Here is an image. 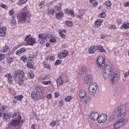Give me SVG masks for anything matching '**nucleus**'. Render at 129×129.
I'll use <instances>...</instances> for the list:
<instances>
[{"instance_id":"nucleus-47","label":"nucleus","mask_w":129,"mask_h":129,"mask_svg":"<svg viewBox=\"0 0 129 129\" xmlns=\"http://www.w3.org/2000/svg\"><path fill=\"white\" fill-rule=\"evenodd\" d=\"M66 24L68 27H72V26H73V23H72V22L69 21H67Z\"/></svg>"},{"instance_id":"nucleus-24","label":"nucleus","mask_w":129,"mask_h":129,"mask_svg":"<svg viewBox=\"0 0 129 129\" xmlns=\"http://www.w3.org/2000/svg\"><path fill=\"white\" fill-rule=\"evenodd\" d=\"M96 51V45L92 46L89 49V54H93Z\"/></svg>"},{"instance_id":"nucleus-35","label":"nucleus","mask_w":129,"mask_h":129,"mask_svg":"<svg viewBox=\"0 0 129 129\" xmlns=\"http://www.w3.org/2000/svg\"><path fill=\"white\" fill-rule=\"evenodd\" d=\"M15 18H16V16H13L12 19H13L11 20L10 21V23L12 24V26H16V24L17 23L16 20L14 19Z\"/></svg>"},{"instance_id":"nucleus-15","label":"nucleus","mask_w":129,"mask_h":129,"mask_svg":"<svg viewBox=\"0 0 129 129\" xmlns=\"http://www.w3.org/2000/svg\"><path fill=\"white\" fill-rule=\"evenodd\" d=\"M93 80V77L92 75H86L84 79V82L85 84H89L91 81Z\"/></svg>"},{"instance_id":"nucleus-56","label":"nucleus","mask_w":129,"mask_h":129,"mask_svg":"<svg viewBox=\"0 0 129 129\" xmlns=\"http://www.w3.org/2000/svg\"><path fill=\"white\" fill-rule=\"evenodd\" d=\"M18 75H19V71H17L13 73V76L14 77H17V76H18Z\"/></svg>"},{"instance_id":"nucleus-46","label":"nucleus","mask_w":129,"mask_h":129,"mask_svg":"<svg viewBox=\"0 0 129 129\" xmlns=\"http://www.w3.org/2000/svg\"><path fill=\"white\" fill-rule=\"evenodd\" d=\"M62 63V60L61 59H57L56 61L54 62V65L55 66H57V65H59V64H61Z\"/></svg>"},{"instance_id":"nucleus-39","label":"nucleus","mask_w":129,"mask_h":129,"mask_svg":"<svg viewBox=\"0 0 129 129\" xmlns=\"http://www.w3.org/2000/svg\"><path fill=\"white\" fill-rule=\"evenodd\" d=\"M58 122V120H54L52 122H51L50 123V125L52 127H54V126H55V125H57V123Z\"/></svg>"},{"instance_id":"nucleus-11","label":"nucleus","mask_w":129,"mask_h":129,"mask_svg":"<svg viewBox=\"0 0 129 129\" xmlns=\"http://www.w3.org/2000/svg\"><path fill=\"white\" fill-rule=\"evenodd\" d=\"M62 9V4H58V6H54V9H52L50 10V13L51 15H54V14H56L57 12H59V11H61Z\"/></svg>"},{"instance_id":"nucleus-27","label":"nucleus","mask_w":129,"mask_h":129,"mask_svg":"<svg viewBox=\"0 0 129 129\" xmlns=\"http://www.w3.org/2000/svg\"><path fill=\"white\" fill-rule=\"evenodd\" d=\"M65 12H66V14H67L68 15H71V17H75V15H74V11L66 9Z\"/></svg>"},{"instance_id":"nucleus-64","label":"nucleus","mask_w":129,"mask_h":129,"mask_svg":"<svg viewBox=\"0 0 129 129\" xmlns=\"http://www.w3.org/2000/svg\"><path fill=\"white\" fill-rule=\"evenodd\" d=\"M98 3L97 2H95L94 3H93V7H96L97 5H98Z\"/></svg>"},{"instance_id":"nucleus-52","label":"nucleus","mask_w":129,"mask_h":129,"mask_svg":"<svg viewBox=\"0 0 129 129\" xmlns=\"http://www.w3.org/2000/svg\"><path fill=\"white\" fill-rule=\"evenodd\" d=\"M115 25H109L108 26V29H113V30H115Z\"/></svg>"},{"instance_id":"nucleus-28","label":"nucleus","mask_w":129,"mask_h":129,"mask_svg":"<svg viewBox=\"0 0 129 129\" xmlns=\"http://www.w3.org/2000/svg\"><path fill=\"white\" fill-rule=\"evenodd\" d=\"M101 24H102V20H97V21H95L94 23L95 27L98 28V27H100V26H101Z\"/></svg>"},{"instance_id":"nucleus-10","label":"nucleus","mask_w":129,"mask_h":129,"mask_svg":"<svg viewBox=\"0 0 129 129\" xmlns=\"http://www.w3.org/2000/svg\"><path fill=\"white\" fill-rule=\"evenodd\" d=\"M31 98L33 100L36 101V100H40L41 98H43L41 95L37 93L36 91H32L31 95Z\"/></svg>"},{"instance_id":"nucleus-61","label":"nucleus","mask_w":129,"mask_h":129,"mask_svg":"<svg viewBox=\"0 0 129 129\" xmlns=\"http://www.w3.org/2000/svg\"><path fill=\"white\" fill-rule=\"evenodd\" d=\"M124 7H129V2H126L124 3Z\"/></svg>"},{"instance_id":"nucleus-26","label":"nucleus","mask_w":129,"mask_h":129,"mask_svg":"<svg viewBox=\"0 0 129 129\" xmlns=\"http://www.w3.org/2000/svg\"><path fill=\"white\" fill-rule=\"evenodd\" d=\"M86 70H87V69L86 67H83L79 72V75H83V74L86 72Z\"/></svg>"},{"instance_id":"nucleus-23","label":"nucleus","mask_w":129,"mask_h":129,"mask_svg":"<svg viewBox=\"0 0 129 129\" xmlns=\"http://www.w3.org/2000/svg\"><path fill=\"white\" fill-rule=\"evenodd\" d=\"M56 83L57 86L63 85V84H64V80L61 78V77H58L56 80Z\"/></svg>"},{"instance_id":"nucleus-14","label":"nucleus","mask_w":129,"mask_h":129,"mask_svg":"<svg viewBox=\"0 0 129 129\" xmlns=\"http://www.w3.org/2000/svg\"><path fill=\"white\" fill-rule=\"evenodd\" d=\"M118 79V76L115 73H113L111 75V79H110V83L111 84H113V83H115L117 80Z\"/></svg>"},{"instance_id":"nucleus-63","label":"nucleus","mask_w":129,"mask_h":129,"mask_svg":"<svg viewBox=\"0 0 129 129\" xmlns=\"http://www.w3.org/2000/svg\"><path fill=\"white\" fill-rule=\"evenodd\" d=\"M51 96H52V95L51 94H49L47 95V98L50 99L51 98Z\"/></svg>"},{"instance_id":"nucleus-51","label":"nucleus","mask_w":129,"mask_h":129,"mask_svg":"<svg viewBox=\"0 0 129 129\" xmlns=\"http://www.w3.org/2000/svg\"><path fill=\"white\" fill-rule=\"evenodd\" d=\"M59 35L61 38H63V39H65L66 38V35L62 33V31L59 32Z\"/></svg>"},{"instance_id":"nucleus-29","label":"nucleus","mask_w":129,"mask_h":129,"mask_svg":"<svg viewBox=\"0 0 129 129\" xmlns=\"http://www.w3.org/2000/svg\"><path fill=\"white\" fill-rule=\"evenodd\" d=\"M10 51V48H9L8 46H5L3 47L2 50H1V52L2 53H7Z\"/></svg>"},{"instance_id":"nucleus-58","label":"nucleus","mask_w":129,"mask_h":129,"mask_svg":"<svg viewBox=\"0 0 129 129\" xmlns=\"http://www.w3.org/2000/svg\"><path fill=\"white\" fill-rule=\"evenodd\" d=\"M9 15L10 16H13V15H15V12H14V10H10L9 11Z\"/></svg>"},{"instance_id":"nucleus-2","label":"nucleus","mask_w":129,"mask_h":129,"mask_svg":"<svg viewBox=\"0 0 129 129\" xmlns=\"http://www.w3.org/2000/svg\"><path fill=\"white\" fill-rule=\"evenodd\" d=\"M127 122V119L126 118H121L118 120L115 123H114L111 126V129H117L120 128L123 125L125 124V123Z\"/></svg>"},{"instance_id":"nucleus-7","label":"nucleus","mask_w":129,"mask_h":129,"mask_svg":"<svg viewBox=\"0 0 129 129\" xmlns=\"http://www.w3.org/2000/svg\"><path fill=\"white\" fill-rule=\"evenodd\" d=\"M25 41L26 42L27 44L30 46H33L36 43V39H35V38H33L30 34L27 35L25 37Z\"/></svg>"},{"instance_id":"nucleus-32","label":"nucleus","mask_w":129,"mask_h":129,"mask_svg":"<svg viewBox=\"0 0 129 129\" xmlns=\"http://www.w3.org/2000/svg\"><path fill=\"white\" fill-rule=\"evenodd\" d=\"M121 28H123V29H125V30H127L129 29V23H125L121 25Z\"/></svg>"},{"instance_id":"nucleus-12","label":"nucleus","mask_w":129,"mask_h":129,"mask_svg":"<svg viewBox=\"0 0 129 129\" xmlns=\"http://www.w3.org/2000/svg\"><path fill=\"white\" fill-rule=\"evenodd\" d=\"M69 51L67 50H62L58 53V57L59 59H64L68 56Z\"/></svg>"},{"instance_id":"nucleus-45","label":"nucleus","mask_w":129,"mask_h":129,"mask_svg":"<svg viewBox=\"0 0 129 129\" xmlns=\"http://www.w3.org/2000/svg\"><path fill=\"white\" fill-rule=\"evenodd\" d=\"M42 84H44V85H49V84H51L52 82L51 81H43L42 82Z\"/></svg>"},{"instance_id":"nucleus-13","label":"nucleus","mask_w":129,"mask_h":129,"mask_svg":"<svg viewBox=\"0 0 129 129\" xmlns=\"http://www.w3.org/2000/svg\"><path fill=\"white\" fill-rule=\"evenodd\" d=\"M106 119H107V115L105 114H103L99 116L97 120L99 123H102V122H104Z\"/></svg>"},{"instance_id":"nucleus-17","label":"nucleus","mask_w":129,"mask_h":129,"mask_svg":"<svg viewBox=\"0 0 129 129\" xmlns=\"http://www.w3.org/2000/svg\"><path fill=\"white\" fill-rule=\"evenodd\" d=\"M79 96L80 98V99L83 101H86V93L84 91H82L80 92Z\"/></svg>"},{"instance_id":"nucleus-55","label":"nucleus","mask_w":129,"mask_h":129,"mask_svg":"<svg viewBox=\"0 0 129 129\" xmlns=\"http://www.w3.org/2000/svg\"><path fill=\"white\" fill-rule=\"evenodd\" d=\"M26 50V47H22L19 49L21 53H24V52H25Z\"/></svg>"},{"instance_id":"nucleus-36","label":"nucleus","mask_w":129,"mask_h":129,"mask_svg":"<svg viewBox=\"0 0 129 129\" xmlns=\"http://www.w3.org/2000/svg\"><path fill=\"white\" fill-rule=\"evenodd\" d=\"M42 64L45 68H47V69H51V66L49 65V64L47 63L46 62H43Z\"/></svg>"},{"instance_id":"nucleus-50","label":"nucleus","mask_w":129,"mask_h":129,"mask_svg":"<svg viewBox=\"0 0 129 129\" xmlns=\"http://www.w3.org/2000/svg\"><path fill=\"white\" fill-rule=\"evenodd\" d=\"M59 96H60V94L59 93V92H55L54 93V97H55V98H58V97H59Z\"/></svg>"},{"instance_id":"nucleus-25","label":"nucleus","mask_w":129,"mask_h":129,"mask_svg":"<svg viewBox=\"0 0 129 129\" xmlns=\"http://www.w3.org/2000/svg\"><path fill=\"white\" fill-rule=\"evenodd\" d=\"M12 117L14 119V120L21 121V115H19L17 113L13 114L12 115Z\"/></svg>"},{"instance_id":"nucleus-34","label":"nucleus","mask_w":129,"mask_h":129,"mask_svg":"<svg viewBox=\"0 0 129 129\" xmlns=\"http://www.w3.org/2000/svg\"><path fill=\"white\" fill-rule=\"evenodd\" d=\"M25 76V73L24 72H20V73L18 75V77L19 79H23Z\"/></svg>"},{"instance_id":"nucleus-59","label":"nucleus","mask_w":129,"mask_h":129,"mask_svg":"<svg viewBox=\"0 0 129 129\" xmlns=\"http://www.w3.org/2000/svg\"><path fill=\"white\" fill-rule=\"evenodd\" d=\"M24 81H23V79H19L18 81V84L19 85H22Z\"/></svg>"},{"instance_id":"nucleus-41","label":"nucleus","mask_w":129,"mask_h":129,"mask_svg":"<svg viewBox=\"0 0 129 129\" xmlns=\"http://www.w3.org/2000/svg\"><path fill=\"white\" fill-rule=\"evenodd\" d=\"M27 67L30 69H33L34 66L32 64V62H27Z\"/></svg>"},{"instance_id":"nucleus-43","label":"nucleus","mask_w":129,"mask_h":129,"mask_svg":"<svg viewBox=\"0 0 129 129\" xmlns=\"http://www.w3.org/2000/svg\"><path fill=\"white\" fill-rule=\"evenodd\" d=\"M44 36H46V39H47V38H51L53 35H52V33L50 32H47L46 34L44 35Z\"/></svg>"},{"instance_id":"nucleus-54","label":"nucleus","mask_w":129,"mask_h":129,"mask_svg":"<svg viewBox=\"0 0 129 129\" xmlns=\"http://www.w3.org/2000/svg\"><path fill=\"white\" fill-rule=\"evenodd\" d=\"M4 58L5 54L0 53V61H2V60H4Z\"/></svg>"},{"instance_id":"nucleus-22","label":"nucleus","mask_w":129,"mask_h":129,"mask_svg":"<svg viewBox=\"0 0 129 129\" xmlns=\"http://www.w3.org/2000/svg\"><path fill=\"white\" fill-rule=\"evenodd\" d=\"M64 18V13L63 12H59L55 14V19L56 20H61Z\"/></svg>"},{"instance_id":"nucleus-20","label":"nucleus","mask_w":129,"mask_h":129,"mask_svg":"<svg viewBox=\"0 0 129 129\" xmlns=\"http://www.w3.org/2000/svg\"><path fill=\"white\" fill-rule=\"evenodd\" d=\"M7 27L3 26L0 28V37H5L7 35Z\"/></svg>"},{"instance_id":"nucleus-19","label":"nucleus","mask_w":129,"mask_h":129,"mask_svg":"<svg viewBox=\"0 0 129 129\" xmlns=\"http://www.w3.org/2000/svg\"><path fill=\"white\" fill-rule=\"evenodd\" d=\"M36 92L39 93L41 97H43L44 94V88L41 86H37L35 87Z\"/></svg>"},{"instance_id":"nucleus-31","label":"nucleus","mask_w":129,"mask_h":129,"mask_svg":"<svg viewBox=\"0 0 129 129\" xmlns=\"http://www.w3.org/2000/svg\"><path fill=\"white\" fill-rule=\"evenodd\" d=\"M14 99H17L19 101L22 100L24 98V96L23 95H19L18 96L14 97Z\"/></svg>"},{"instance_id":"nucleus-57","label":"nucleus","mask_w":129,"mask_h":129,"mask_svg":"<svg viewBox=\"0 0 129 129\" xmlns=\"http://www.w3.org/2000/svg\"><path fill=\"white\" fill-rule=\"evenodd\" d=\"M27 2H28V0H20V3L21 4V5H24V4H26Z\"/></svg>"},{"instance_id":"nucleus-3","label":"nucleus","mask_w":129,"mask_h":129,"mask_svg":"<svg viewBox=\"0 0 129 129\" xmlns=\"http://www.w3.org/2000/svg\"><path fill=\"white\" fill-rule=\"evenodd\" d=\"M103 68V77L104 79H108L111 75V67L109 64H106Z\"/></svg>"},{"instance_id":"nucleus-6","label":"nucleus","mask_w":129,"mask_h":129,"mask_svg":"<svg viewBox=\"0 0 129 129\" xmlns=\"http://www.w3.org/2000/svg\"><path fill=\"white\" fill-rule=\"evenodd\" d=\"M96 90H97V84L92 82L89 87V92L90 95H95L96 93Z\"/></svg>"},{"instance_id":"nucleus-8","label":"nucleus","mask_w":129,"mask_h":129,"mask_svg":"<svg viewBox=\"0 0 129 129\" xmlns=\"http://www.w3.org/2000/svg\"><path fill=\"white\" fill-rule=\"evenodd\" d=\"M20 123H21V121H18L17 120H12V121L10 122L8 126V129H15L14 127H16V126H18V125H20Z\"/></svg>"},{"instance_id":"nucleus-44","label":"nucleus","mask_w":129,"mask_h":129,"mask_svg":"<svg viewBox=\"0 0 129 129\" xmlns=\"http://www.w3.org/2000/svg\"><path fill=\"white\" fill-rule=\"evenodd\" d=\"M21 60L23 61V62H27L28 58H27L26 55H23L21 57Z\"/></svg>"},{"instance_id":"nucleus-21","label":"nucleus","mask_w":129,"mask_h":129,"mask_svg":"<svg viewBox=\"0 0 129 129\" xmlns=\"http://www.w3.org/2000/svg\"><path fill=\"white\" fill-rule=\"evenodd\" d=\"M5 78H7L9 84H12L14 80H13V76L11 74H7L5 76Z\"/></svg>"},{"instance_id":"nucleus-33","label":"nucleus","mask_w":129,"mask_h":129,"mask_svg":"<svg viewBox=\"0 0 129 129\" xmlns=\"http://www.w3.org/2000/svg\"><path fill=\"white\" fill-rule=\"evenodd\" d=\"M49 41L50 43H56V42H57V40H56V38L54 36L51 37L49 39Z\"/></svg>"},{"instance_id":"nucleus-42","label":"nucleus","mask_w":129,"mask_h":129,"mask_svg":"<svg viewBox=\"0 0 129 129\" xmlns=\"http://www.w3.org/2000/svg\"><path fill=\"white\" fill-rule=\"evenodd\" d=\"M28 76L31 78V79H33L34 77H35V76L34 75V73L30 72L27 74Z\"/></svg>"},{"instance_id":"nucleus-16","label":"nucleus","mask_w":129,"mask_h":129,"mask_svg":"<svg viewBox=\"0 0 129 129\" xmlns=\"http://www.w3.org/2000/svg\"><path fill=\"white\" fill-rule=\"evenodd\" d=\"M38 37L40 44H44V43H45V40H46V35L43 33H40L39 34Z\"/></svg>"},{"instance_id":"nucleus-9","label":"nucleus","mask_w":129,"mask_h":129,"mask_svg":"<svg viewBox=\"0 0 129 129\" xmlns=\"http://www.w3.org/2000/svg\"><path fill=\"white\" fill-rule=\"evenodd\" d=\"M96 63L98 67H102L103 68L106 66V64L104 63V58L102 56H100L98 58Z\"/></svg>"},{"instance_id":"nucleus-49","label":"nucleus","mask_w":129,"mask_h":129,"mask_svg":"<svg viewBox=\"0 0 129 129\" xmlns=\"http://www.w3.org/2000/svg\"><path fill=\"white\" fill-rule=\"evenodd\" d=\"M106 15L105 14V13H101L99 15V17L100 18H105Z\"/></svg>"},{"instance_id":"nucleus-30","label":"nucleus","mask_w":129,"mask_h":129,"mask_svg":"<svg viewBox=\"0 0 129 129\" xmlns=\"http://www.w3.org/2000/svg\"><path fill=\"white\" fill-rule=\"evenodd\" d=\"M35 59V55H30L27 58L28 63H33Z\"/></svg>"},{"instance_id":"nucleus-4","label":"nucleus","mask_w":129,"mask_h":129,"mask_svg":"<svg viewBox=\"0 0 129 129\" xmlns=\"http://www.w3.org/2000/svg\"><path fill=\"white\" fill-rule=\"evenodd\" d=\"M125 112V106H121L115 109V113L118 117H123Z\"/></svg>"},{"instance_id":"nucleus-18","label":"nucleus","mask_w":129,"mask_h":129,"mask_svg":"<svg viewBox=\"0 0 129 129\" xmlns=\"http://www.w3.org/2000/svg\"><path fill=\"white\" fill-rule=\"evenodd\" d=\"M99 114L97 112H93L91 114L90 118L92 120H98Z\"/></svg>"},{"instance_id":"nucleus-48","label":"nucleus","mask_w":129,"mask_h":129,"mask_svg":"<svg viewBox=\"0 0 129 129\" xmlns=\"http://www.w3.org/2000/svg\"><path fill=\"white\" fill-rule=\"evenodd\" d=\"M0 7L2 8V9H4L5 10L8 9V6H7L6 5H5L4 4H1L0 5Z\"/></svg>"},{"instance_id":"nucleus-38","label":"nucleus","mask_w":129,"mask_h":129,"mask_svg":"<svg viewBox=\"0 0 129 129\" xmlns=\"http://www.w3.org/2000/svg\"><path fill=\"white\" fill-rule=\"evenodd\" d=\"M96 49L99 50V52H103V48L101 45H96Z\"/></svg>"},{"instance_id":"nucleus-1","label":"nucleus","mask_w":129,"mask_h":129,"mask_svg":"<svg viewBox=\"0 0 129 129\" xmlns=\"http://www.w3.org/2000/svg\"><path fill=\"white\" fill-rule=\"evenodd\" d=\"M30 16L31 14L29 12H22L17 16L19 23H23V24L26 22H30Z\"/></svg>"},{"instance_id":"nucleus-53","label":"nucleus","mask_w":129,"mask_h":129,"mask_svg":"<svg viewBox=\"0 0 129 129\" xmlns=\"http://www.w3.org/2000/svg\"><path fill=\"white\" fill-rule=\"evenodd\" d=\"M71 100V96H68L65 98V101L68 102Z\"/></svg>"},{"instance_id":"nucleus-5","label":"nucleus","mask_w":129,"mask_h":129,"mask_svg":"<svg viewBox=\"0 0 129 129\" xmlns=\"http://www.w3.org/2000/svg\"><path fill=\"white\" fill-rule=\"evenodd\" d=\"M0 116L1 117L3 116V119L5 121L8 120L10 118V114L6 110L5 106H2L0 109Z\"/></svg>"},{"instance_id":"nucleus-62","label":"nucleus","mask_w":129,"mask_h":129,"mask_svg":"<svg viewBox=\"0 0 129 129\" xmlns=\"http://www.w3.org/2000/svg\"><path fill=\"white\" fill-rule=\"evenodd\" d=\"M16 55H20V54H22V53L21 52V51L19 49L16 51Z\"/></svg>"},{"instance_id":"nucleus-40","label":"nucleus","mask_w":129,"mask_h":129,"mask_svg":"<svg viewBox=\"0 0 129 129\" xmlns=\"http://www.w3.org/2000/svg\"><path fill=\"white\" fill-rule=\"evenodd\" d=\"M104 5H105V6H107V8H110V7H111L112 4L110 1H107L104 3Z\"/></svg>"},{"instance_id":"nucleus-60","label":"nucleus","mask_w":129,"mask_h":129,"mask_svg":"<svg viewBox=\"0 0 129 129\" xmlns=\"http://www.w3.org/2000/svg\"><path fill=\"white\" fill-rule=\"evenodd\" d=\"M83 17V16H82V15H78L77 16V18L78 19H80V20H81L82 19Z\"/></svg>"},{"instance_id":"nucleus-37","label":"nucleus","mask_w":129,"mask_h":129,"mask_svg":"<svg viewBox=\"0 0 129 129\" xmlns=\"http://www.w3.org/2000/svg\"><path fill=\"white\" fill-rule=\"evenodd\" d=\"M7 61L9 64H11V63H12V62L14 61V57L8 56L7 57Z\"/></svg>"}]
</instances>
